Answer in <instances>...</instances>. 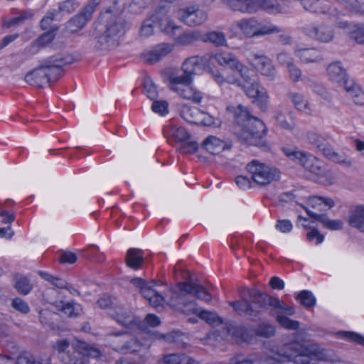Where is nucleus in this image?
<instances>
[{
  "label": "nucleus",
  "instance_id": "052dcab7",
  "mask_svg": "<svg viewBox=\"0 0 364 364\" xmlns=\"http://www.w3.org/2000/svg\"><path fill=\"white\" fill-rule=\"evenodd\" d=\"M232 336L240 338L243 341L248 338L247 329L243 326L233 327L231 330Z\"/></svg>",
  "mask_w": 364,
  "mask_h": 364
},
{
  "label": "nucleus",
  "instance_id": "b1692460",
  "mask_svg": "<svg viewBox=\"0 0 364 364\" xmlns=\"http://www.w3.org/2000/svg\"><path fill=\"white\" fill-rule=\"evenodd\" d=\"M125 261L127 265L134 270L139 269L144 264V252L140 249L130 248L127 250Z\"/></svg>",
  "mask_w": 364,
  "mask_h": 364
},
{
  "label": "nucleus",
  "instance_id": "de8ad7c7",
  "mask_svg": "<svg viewBox=\"0 0 364 364\" xmlns=\"http://www.w3.org/2000/svg\"><path fill=\"white\" fill-rule=\"evenodd\" d=\"M321 222L324 227L331 230H341L343 228V222L341 220H330L326 215L320 217Z\"/></svg>",
  "mask_w": 364,
  "mask_h": 364
},
{
  "label": "nucleus",
  "instance_id": "e433bc0d",
  "mask_svg": "<svg viewBox=\"0 0 364 364\" xmlns=\"http://www.w3.org/2000/svg\"><path fill=\"white\" fill-rule=\"evenodd\" d=\"M14 287L16 291L23 295L28 294L32 289V284H31L30 281L26 277L17 275L14 278Z\"/></svg>",
  "mask_w": 364,
  "mask_h": 364
},
{
  "label": "nucleus",
  "instance_id": "bf43d9fd",
  "mask_svg": "<svg viewBox=\"0 0 364 364\" xmlns=\"http://www.w3.org/2000/svg\"><path fill=\"white\" fill-rule=\"evenodd\" d=\"M275 119L279 126L283 129L291 130L294 127V123L291 117L287 119L282 114H278L275 117Z\"/></svg>",
  "mask_w": 364,
  "mask_h": 364
},
{
  "label": "nucleus",
  "instance_id": "a19ab883",
  "mask_svg": "<svg viewBox=\"0 0 364 364\" xmlns=\"http://www.w3.org/2000/svg\"><path fill=\"white\" fill-rule=\"evenodd\" d=\"M264 361L253 356L245 357L243 355H237L232 358L230 364H262Z\"/></svg>",
  "mask_w": 364,
  "mask_h": 364
},
{
  "label": "nucleus",
  "instance_id": "6e6d98bb",
  "mask_svg": "<svg viewBox=\"0 0 364 364\" xmlns=\"http://www.w3.org/2000/svg\"><path fill=\"white\" fill-rule=\"evenodd\" d=\"M257 36H263L281 31L280 28L273 25H262L258 22Z\"/></svg>",
  "mask_w": 364,
  "mask_h": 364
},
{
  "label": "nucleus",
  "instance_id": "f03ea898",
  "mask_svg": "<svg viewBox=\"0 0 364 364\" xmlns=\"http://www.w3.org/2000/svg\"><path fill=\"white\" fill-rule=\"evenodd\" d=\"M128 23L117 12L109 9L102 13L93 24L92 36L97 41L96 47L110 50L119 45V38L124 33Z\"/></svg>",
  "mask_w": 364,
  "mask_h": 364
},
{
  "label": "nucleus",
  "instance_id": "9d476101",
  "mask_svg": "<svg viewBox=\"0 0 364 364\" xmlns=\"http://www.w3.org/2000/svg\"><path fill=\"white\" fill-rule=\"evenodd\" d=\"M120 350L123 353H139L136 358L131 360L127 358H121L116 360V364H144L148 359L147 348L141 345L135 338L126 341L121 347Z\"/></svg>",
  "mask_w": 364,
  "mask_h": 364
},
{
  "label": "nucleus",
  "instance_id": "412c9836",
  "mask_svg": "<svg viewBox=\"0 0 364 364\" xmlns=\"http://www.w3.org/2000/svg\"><path fill=\"white\" fill-rule=\"evenodd\" d=\"M227 4L233 11L253 13L258 9L259 1V0H228Z\"/></svg>",
  "mask_w": 364,
  "mask_h": 364
},
{
  "label": "nucleus",
  "instance_id": "6e6552de",
  "mask_svg": "<svg viewBox=\"0 0 364 364\" xmlns=\"http://www.w3.org/2000/svg\"><path fill=\"white\" fill-rule=\"evenodd\" d=\"M200 60L198 56L186 59L182 65L183 75L170 77L171 89L172 87H183L185 85L191 84L193 76L200 70Z\"/></svg>",
  "mask_w": 364,
  "mask_h": 364
},
{
  "label": "nucleus",
  "instance_id": "4be33fe9",
  "mask_svg": "<svg viewBox=\"0 0 364 364\" xmlns=\"http://www.w3.org/2000/svg\"><path fill=\"white\" fill-rule=\"evenodd\" d=\"M110 315L119 324L127 328L134 322V316L131 311L122 306H116Z\"/></svg>",
  "mask_w": 364,
  "mask_h": 364
},
{
  "label": "nucleus",
  "instance_id": "09e8293b",
  "mask_svg": "<svg viewBox=\"0 0 364 364\" xmlns=\"http://www.w3.org/2000/svg\"><path fill=\"white\" fill-rule=\"evenodd\" d=\"M56 314L49 309H43L39 311V321L43 325L51 327L54 325L53 320Z\"/></svg>",
  "mask_w": 364,
  "mask_h": 364
},
{
  "label": "nucleus",
  "instance_id": "8fccbe9b",
  "mask_svg": "<svg viewBox=\"0 0 364 364\" xmlns=\"http://www.w3.org/2000/svg\"><path fill=\"white\" fill-rule=\"evenodd\" d=\"M336 334L342 338L364 346V336L353 331H338Z\"/></svg>",
  "mask_w": 364,
  "mask_h": 364
},
{
  "label": "nucleus",
  "instance_id": "4c0bfd02",
  "mask_svg": "<svg viewBox=\"0 0 364 364\" xmlns=\"http://www.w3.org/2000/svg\"><path fill=\"white\" fill-rule=\"evenodd\" d=\"M144 93L151 100H154L158 97V91L156 85L152 79L146 76L143 79Z\"/></svg>",
  "mask_w": 364,
  "mask_h": 364
},
{
  "label": "nucleus",
  "instance_id": "c03bdc74",
  "mask_svg": "<svg viewBox=\"0 0 364 364\" xmlns=\"http://www.w3.org/2000/svg\"><path fill=\"white\" fill-rule=\"evenodd\" d=\"M277 321L284 328L289 330H296L299 328L300 323L297 321L292 320L284 315H278Z\"/></svg>",
  "mask_w": 364,
  "mask_h": 364
},
{
  "label": "nucleus",
  "instance_id": "5fc2aeb1",
  "mask_svg": "<svg viewBox=\"0 0 364 364\" xmlns=\"http://www.w3.org/2000/svg\"><path fill=\"white\" fill-rule=\"evenodd\" d=\"M11 306L14 309L24 314H28L30 311L28 304L18 297L13 299Z\"/></svg>",
  "mask_w": 364,
  "mask_h": 364
},
{
  "label": "nucleus",
  "instance_id": "393cba45",
  "mask_svg": "<svg viewBox=\"0 0 364 364\" xmlns=\"http://www.w3.org/2000/svg\"><path fill=\"white\" fill-rule=\"evenodd\" d=\"M327 73L331 81L339 84L344 80L347 75L346 69L341 66V63L339 61L331 63L328 66Z\"/></svg>",
  "mask_w": 364,
  "mask_h": 364
},
{
  "label": "nucleus",
  "instance_id": "dca6fc26",
  "mask_svg": "<svg viewBox=\"0 0 364 364\" xmlns=\"http://www.w3.org/2000/svg\"><path fill=\"white\" fill-rule=\"evenodd\" d=\"M296 57L306 64L319 63L323 60V55L321 50L316 48L297 47L294 50Z\"/></svg>",
  "mask_w": 364,
  "mask_h": 364
},
{
  "label": "nucleus",
  "instance_id": "a18cd8bd",
  "mask_svg": "<svg viewBox=\"0 0 364 364\" xmlns=\"http://www.w3.org/2000/svg\"><path fill=\"white\" fill-rule=\"evenodd\" d=\"M306 139L308 141L315 146L318 150L327 142V140L324 137L314 132H309L306 134Z\"/></svg>",
  "mask_w": 364,
  "mask_h": 364
},
{
  "label": "nucleus",
  "instance_id": "13d9d810",
  "mask_svg": "<svg viewBox=\"0 0 364 364\" xmlns=\"http://www.w3.org/2000/svg\"><path fill=\"white\" fill-rule=\"evenodd\" d=\"M347 8L355 13L364 16V0H350Z\"/></svg>",
  "mask_w": 364,
  "mask_h": 364
},
{
  "label": "nucleus",
  "instance_id": "6ab92c4d",
  "mask_svg": "<svg viewBox=\"0 0 364 364\" xmlns=\"http://www.w3.org/2000/svg\"><path fill=\"white\" fill-rule=\"evenodd\" d=\"M92 17L88 9H82L66 23V28L70 33H75L83 28Z\"/></svg>",
  "mask_w": 364,
  "mask_h": 364
},
{
  "label": "nucleus",
  "instance_id": "1a4fd4ad",
  "mask_svg": "<svg viewBox=\"0 0 364 364\" xmlns=\"http://www.w3.org/2000/svg\"><path fill=\"white\" fill-rule=\"evenodd\" d=\"M77 348L78 350L77 355L63 353L61 361L64 364H87L86 357L97 358L101 356V352L98 348L85 342H79Z\"/></svg>",
  "mask_w": 364,
  "mask_h": 364
},
{
  "label": "nucleus",
  "instance_id": "680f3d73",
  "mask_svg": "<svg viewBox=\"0 0 364 364\" xmlns=\"http://www.w3.org/2000/svg\"><path fill=\"white\" fill-rule=\"evenodd\" d=\"M198 149V144L196 141H183L181 144L180 149L184 154H193Z\"/></svg>",
  "mask_w": 364,
  "mask_h": 364
},
{
  "label": "nucleus",
  "instance_id": "3c124183",
  "mask_svg": "<svg viewBox=\"0 0 364 364\" xmlns=\"http://www.w3.org/2000/svg\"><path fill=\"white\" fill-rule=\"evenodd\" d=\"M168 103L165 100H153L151 109L154 112L160 115H165L168 113Z\"/></svg>",
  "mask_w": 364,
  "mask_h": 364
},
{
  "label": "nucleus",
  "instance_id": "79ce46f5",
  "mask_svg": "<svg viewBox=\"0 0 364 364\" xmlns=\"http://www.w3.org/2000/svg\"><path fill=\"white\" fill-rule=\"evenodd\" d=\"M289 97L294 103L295 107L300 111H306L308 109V105L303 95L297 92H290Z\"/></svg>",
  "mask_w": 364,
  "mask_h": 364
},
{
  "label": "nucleus",
  "instance_id": "f3484780",
  "mask_svg": "<svg viewBox=\"0 0 364 364\" xmlns=\"http://www.w3.org/2000/svg\"><path fill=\"white\" fill-rule=\"evenodd\" d=\"M179 290L188 293L189 295H193L197 299L204 301H210L212 299L210 294L200 284L191 282H179L177 284Z\"/></svg>",
  "mask_w": 364,
  "mask_h": 364
},
{
  "label": "nucleus",
  "instance_id": "f257e3e1",
  "mask_svg": "<svg viewBox=\"0 0 364 364\" xmlns=\"http://www.w3.org/2000/svg\"><path fill=\"white\" fill-rule=\"evenodd\" d=\"M249 299L242 298L240 300L229 301L237 314L246 317L252 321H258L261 319L262 310L273 309H282L289 315L295 313L294 309L291 306L282 305L278 298L269 296L257 289H248Z\"/></svg>",
  "mask_w": 364,
  "mask_h": 364
},
{
  "label": "nucleus",
  "instance_id": "72a5a7b5",
  "mask_svg": "<svg viewBox=\"0 0 364 364\" xmlns=\"http://www.w3.org/2000/svg\"><path fill=\"white\" fill-rule=\"evenodd\" d=\"M165 134L172 137L175 141L183 142L191 138V134L183 127L175 125L166 127Z\"/></svg>",
  "mask_w": 364,
  "mask_h": 364
},
{
  "label": "nucleus",
  "instance_id": "774afa93",
  "mask_svg": "<svg viewBox=\"0 0 364 364\" xmlns=\"http://www.w3.org/2000/svg\"><path fill=\"white\" fill-rule=\"evenodd\" d=\"M355 30L352 33V37L360 44H364V26L357 25Z\"/></svg>",
  "mask_w": 364,
  "mask_h": 364
},
{
  "label": "nucleus",
  "instance_id": "0eeeda50",
  "mask_svg": "<svg viewBox=\"0 0 364 364\" xmlns=\"http://www.w3.org/2000/svg\"><path fill=\"white\" fill-rule=\"evenodd\" d=\"M212 59L222 66H226L237 70L243 79L244 82L242 84L253 83L255 81L252 77V72L247 67L242 65L234 54L231 53H219L214 55Z\"/></svg>",
  "mask_w": 364,
  "mask_h": 364
},
{
  "label": "nucleus",
  "instance_id": "5701e85b",
  "mask_svg": "<svg viewBox=\"0 0 364 364\" xmlns=\"http://www.w3.org/2000/svg\"><path fill=\"white\" fill-rule=\"evenodd\" d=\"M340 84L344 87L345 90L352 97L355 104H364V94L359 86L355 85L353 79H349L346 75V77H345L344 80Z\"/></svg>",
  "mask_w": 364,
  "mask_h": 364
},
{
  "label": "nucleus",
  "instance_id": "7c9ffc66",
  "mask_svg": "<svg viewBox=\"0 0 364 364\" xmlns=\"http://www.w3.org/2000/svg\"><path fill=\"white\" fill-rule=\"evenodd\" d=\"M227 109L233 114L237 122L241 124V127L245 122H247L252 117L250 115L247 108L242 105H238L236 107L230 106L227 107Z\"/></svg>",
  "mask_w": 364,
  "mask_h": 364
},
{
  "label": "nucleus",
  "instance_id": "ea45409f",
  "mask_svg": "<svg viewBox=\"0 0 364 364\" xmlns=\"http://www.w3.org/2000/svg\"><path fill=\"white\" fill-rule=\"evenodd\" d=\"M61 311L69 317H77L80 314L82 307L77 303L67 302L62 304Z\"/></svg>",
  "mask_w": 364,
  "mask_h": 364
},
{
  "label": "nucleus",
  "instance_id": "a878e982",
  "mask_svg": "<svg viewBox=\"0 0 364 364\" xmlns=\"http://www.w3.org/2000/svg\"><path fill=\"white\" fill-rule=\"evenodd\" d=\"M201 41L213 44L215 47L226 46L227 39L224 33L213 31L202 34Z\"/></svg>",
  "mask_w": 364,
  "mask_h": 364
},
{
  "label": "nucleus",
  "instance_id": "603ef678",
  "mask_svg": "<svg viewBox=\"0 0 364 364\" xmlns=\"http://www.w3.org/2000/svg\"><path fill=\"white\" fill-rule=\"evenodd\" d=\"M157 26L155 23L153 22L152 19L146 18L144 21L141 28L140 34L141 36L149 37L154 33V28Z\"/></svg>",
  "mask_w": 364,
  "mask_h": 364
},
{
  "label": "nucleus",
  "instance_id": "c85d7f7f",
  "mask_svg": "<svg viewBox=\"0 0 364 364\" xmlns=\"http://www.w3.org/2000/svg\"><path fill=\"white\" fill-rule=\"evenodd\" d=\"M172 90L178 92L183 98L192 100L196 103L200 102L203 98L201 92L194 90L190 86V84L185 85L183 87H172Z\"/></svg>",
  "mask_w": 364,
  "mask_h": 364
},
{
  "label": "nucleus",
  "instance_id": "864d4df0",
  "mask_svg": "<svg viewBox=\"0 0 364 364\" xmlns=\"http://www.w3.org/2000/svg\"><path fill=\"white\" fill-rule=\"evenodd\" d=\"M55 30L50 29L41 34L36 40L37 45L43 47L50 43L55 38Z\"/></svg>",
  "mask_w": 364,
  "mask_h": 364
},
{
  "label": "nucleus",
  "instance_id": "c9c22d12",
  "mask_svg": "<svg viewBox=\"0 0 364 364\" xmlns=\"http://www.w3.org/2000/svg\"><path fill=\"white\" fill-rule=\"evenodd\" d=\"M282 152L289 159L303 166L309 155L299 151L296 147H283Z\"/></svg>",
  "mask_w": 364,
  "mask_h": 364
},
{
  "label": "nucleus",
  "instance_id": "aec40b11",
  "mask_svg": "<svg viewBox=\"0 0 364 364\" xmlns=\"http://www.w3.org/2000/svg\"><path fill=\"white\" fill-rule=\"evenodd\" d=\"M173 48L170 43L158 44L145 55L146 60L150 64L156 63L170 53Z\"/></svg>",
  "mask_w": 364,
  "mask_h": 364
},
{
  "label": "nucleus",
  "instance_id": "ddd939ff",
  "mask_svg": "<svg viewBox=\"0 0 364 364\" xmlns=\"http://www.w3.org/2000/svg\"><path fill=\"white\" fill-rule=\"evenodd\" d=\"M149 18L153 20V22L155 23L161 31L168 35L173 36L174 30L178 28L169 20L167 16V10L164 6L158 8Z\"/></svg>",
  "mask_w": 364,
  "mask_h": 364
},
{
  "label": "nucleus",
  "instance_id": "f8f14e48",
  "mask_svg": "<svg viewBox=\"0 0 364 364\" xmlns=\"http://www.w3.org/2000/svg\"><path fill=\"white\" fill-rule=\"evenodd\" d=\"M233 83L241 86L249 97L254 98V102L257 104L260 109L263 111L267 109L268 95L263 88L259 90V85L256 81L253 83L242 84L239 80H235Z\"/></svg>",
  "mask_w": 364,
  "mask_h": 364
},
{
  "label": "nucleus",
  "instance_id": "423d86ee",
  "mask_svg": "<svg viewBox=\"0 0 364 364\" xmlns=\"http://www.w3.org/2000/svg\"><path fill=\"white\" fill-rule=\"evenodd\" d=\"M170 298L167 304L175 310L184 314H198L200 310L197 308L194 300L190 299L188 293L177 289L170 290Z\"/></svg>",
  "mask_w": 364,
  "mask_h": 364
},
{
  "label": "nucleus",
  "instance_id": "cd10ccee",
  "mask_svg": "<svg viewBox=\"0 0 364 364\" xmlns=\"http://www.w3.org/2000/svg\"><path fill=\"white\" fill-rule=\"evenodd\" d=\"M180 114L186 122L198 124L200 117L203 115V112L196 107L183 105L181 107Z\"/></svg>",
  "mask_w": 364,
  "mask_h": 364
},
{
  "label": "nucleus",
  "instance_id": "338daca9",
  "mask_svg": "<svg viewBox=\"0 0 364 364\" xmlns=\"http://www.w3.org/2000/svg\"><path fill=\"white\" fill-rule=\"evenodd\" d=\"M159 364H183V355L171 354L166 355Z\"/></svg>",
  "mask_w": 364,
  "mask_h": 364
},
{
  "label": "nucleus",
  "instance_id": "473e14b6",
  "mask_svg": "<svg viewBox=\"0 0 364 364\" xmlns=\"http://www.w3.org/2000/svg\"><path fill=\"white\" fill-rule=\"evenodd\" d=\"M237 26L245 36L248 37L257 36L258 21L255 18L242 19L238 22Z\"/></svg>",
  "mask_w": 364,
  "mask_h": 364
},
{
  "label": "nucleus",
  "instance_id": "4468645a",
  "mask_svg": "<svg viewBox=\"0 0 364 364\" xmlns=\"http://www.w3.org/2000/svg\"><path fill=\"white\" fill-rule=\"evenodd\" d=\"M179 18L187 26H196L206 21L207 14L203 10L192 7L180 11Z\"/></svg>",
  "mask_w": 364,
  "mask_h": 364
},
{
  "label": "nucleus",
  "instance_id": "a211bd4d",
  "mask_svg": "<svg viewBox=\"0 0 364 364\" xmlns=\"http://www.w3.org/2000/svg\"><path fill=\"white\" fill-rule=\"evenodd\" d=\"M179 290L188 293L189 295H193L197 299L204 301H210L212 299L210 294L200 284L191 282H179L177 284Z\"/></svg>",
  "mask_w": 364,
  "mask_h": 364
},
{
  "label": "nucleus",
  "instance_id": "39448f33",
  "mask_svg": "<svg viewBox=\"0 0 364 364\" xmlns=\"http://www.w3.org/2000/svg\"><path fill=\"white\" fill-rule=\"evenodd\" d=\"M246 169L251 174L252 181L260 186L278 181L281 176V172L278 168L269 166L255 159L246 166Z\"/></svg>",
  "mask_w": 364,
  "mask_h": 364
},
{
  "label": "nucleus",
  "instance_id": "7ed1b4c3",
  "mask_svg": "<svg viewBox=\"0 0 364 364\" xmlns=\"http://www.w3.org/2000/svg\"><path fill=\"white\" fill-rule=\"evenodd\" d=\"M73 55H53L44 59L36 68L28 72L24 77L30 85L43 87L48 83L63 76V68L75 62Z\"/></svg>",
  "mask_w": 364,
  "mask_h": 364
},
{
  "label": "nucleus",
  "instance_id": "49530a36",
  "mask_svg": "<svg viewBox=\"0 0 364 364\" xmlns=\"http://www.w3.org/2000/svg\"><path fill=\"white\" fill-rule=\"evenodd\" d=\"M275 333L273 326L269 323H260L255 329V334L260 337L270 338Z\"/></svg>",
  "mask_w": 364,
  "mask_h": 364
},
{
  "label": "nucleus",
  "instance_id": "bb28decb",
  "mask_svg": "<svg viewBox=\"0 0 364 364\" xmlns=\"http://www.w3.org/2000/svg\"><path fill=\"white\" fill-rule=\"evenodd\" d=\"M203 147L211 154L216 155L225 149V144L220 139L210 136L202 144Z\"/></svg>",
  "mask_w": 364,
  "mask_h": 364
},
{
  "label": "nucleus",
  "instance_id": "20e7f679",
  "mask_svg": "<svg viewBox=\"0 0 364 364\" xmlns=\"http://www.w3.org/2000/svg\"><path fill=\"white\" fill-rule=\"evenodd\" d=\"M267 132V129L264 123L259 118L252 116L242 124L241 130L236 134L242 143L267 150L269 146L264 139Z\"/></svg>",
  "mask_w": 364,
  "mask_h": 364
},
{
  "label": "nucleus",
  "instance_id": "f704fd0d",
  "mask_svg": "<svg viewBox=\"0 0 364 364\" xmlns=\"http://www.w3.org/2000/svg\"><path fill=\"white\" fill-rule=\"evenodd\" d=\"M303 166L309 172L317 176H323L325 173L322 162L311 155L308 156L306 160L303 164Z\"/></svg>",
  "mask_w": 364,
  "mask_h": 364
},
{
  "label": "nucleus",
  "instance_id": "0e129e2a",
  "mask_svg": "<svg viewBox=\"0 0 364 364\" xmlns=\"http://www.w3.org/2000/svg\"><path fill=\"white\" fill-rule=\"evenodd\" d=\"M277 60L281 65L286 66L287 68L294 63L291 55L285 52L279 53L277 56Z\"/></svg>",
  "mask_w": 364,
  "mask_h": 364
},
{
  "label": "nucleus",
  "instance_id": "c756f323",
  "mask_svg": "<svg viewBox=\"0 0 364 364\" xmlns=\"http://www.w3.org/2000/svg\"><path fill=\"white\" fill-rule=\"evenodd\" d=\"M202 33L197 30L188 31L176 38V42L181 46H189L197 41H201Z\"/></svg>",
  "mask_w": 364,
  "mask_h": 364
},
{
  "label": "nucleus",
  "instance_id": "9b49d317",
  "mask_svg": "<svg viewBox=\"0 0 364 364\" xmlns=\"http://www.w3.org/2000/svg\"><path fill=\"white\" fill-rule=\"evenodd\" d=\"M248 60L250 64L269 80L273 81L277 77V70L272 60L262 53L251 52Z\"/></svg>",
  "mask_w": 364,
  "mask_h": 364
},
{
  "label": "nucleus",
  "instance_id": "4d7b16f0",
  "mask_svg": "<svg viewBox=\"0 0 364 364\" xmlns=\"http://www.w3.org/2000/svg\"><path fill=\"white\" fill-rule=\"evenodd\" d=\"M218 120L215 119L211 115L203 112V115L200 117L198 124L197 125H203L205 127H217L218 125Z\"/></svg>",
  "mask_w": 364,
  "mask_h": 364
},
{
  "label": "nucleus",
  "instance_id": "2eb2a0df",
  "mask_svg": "<svg viewBox=\"0 0 364 364\" xmlns=\"http://www.w3.org/2000/svg\"><path fill=\"white\" fill-rule=\"evenodd\" d=\"M306 34L314 40L321 43H329L334 38L331 27L325 24H318L306 28Z\"/></svg>",
  "mask_w": 364,
  "mask_h": 364
},
{
  "label": "nucleus",
  "instance_id": "69168bd1",
  "mask_svg": "<svg viewBox=\"0 0 364 364\" xmlns=\"http://www.w3.org/2000/svg\"><path fill=\"white\" fill-rule=\"evenodd\" d=\"M291 80L297 82L301 80V70L293 63L287 68Z\"/></svg>",
  "mask_w": 364,
  "mask_h": 364
},
{
  "label": "nucleus",
  "instance_id": "e2e57ef3",
  "mask_svg": "<svg viewBox=\"0 0 364 364\" xmlns=\"http://www.w3.org/2000/svg\"><path fill=\"white\" fill-rule=\"evenodd\" d=\"M115 299H112L110 296L104 294L97 301V304L101 309H107L112 305H116L114 303Z\"/></svg>",
  "mask_w": 364,
  "mask_h": 364
},
{
  "label": "nucleus",
  "instance_id": "58836bf2",
  "mask_svg": "<svg viewBox=\"0 0 364 364\" xmlns=\"http://www.w3.org/2000/svg\"><path fill=\"white\" fill-rule=\"evenodd\" d=\"M296 299L306 308H311L316 304V298L313 293L309 290L301 291Z\"/></svg>",
  "mask_w": 364,
  "mask_h": 364
},
{
  "label": "nucleus",
  "instance_id": "2f4dec72",
  "mask_svg": "<svg viewBox=\"0 0 364 364\" xmlns=\"http://www.w3.org/2000/svg\"><path fill=\"white\" fill-rule=\"evenodd\" d=\"M349 225L362 232H364V207L358 206L351 212L349 220Z\"/></svg>",
  "mask_w": 364,
  "mask_h": 364
},
{
  "label": "nucleus",
  "instance_id": "37998d69",
  "mask_svg": "<svg viewBox=\"0 0 364 364\" xmlns=\"http://www.w3.org/2000/svg\"><path fill=\"white\" fill-rule=\"evenodd\" d=\"M80 6L77 0H66L59 3L58 11L70 14L74 12Z\"/></svg>",
  "mask_w": 364,
  "mask_h": 364
}]
</instances>
